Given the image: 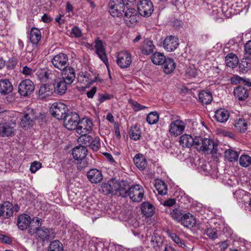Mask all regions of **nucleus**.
<instances>
[{"instance_id": "1", "label": "nucleus", "mask_w": 251, "mask_h": 251, "mask_svg": "<svg viewBox=\"0 0 251 251\" xmlns=\"http://www.w3.org/2000/svg\"><path fill=\"white\" fill-rule=\"evenodd\" d=\"M28 233L30 235L36 233L38 238L43 242L48 241L49 239L53 238L55 235L53 228L42 226V219L39 218H36L35 226L28 229Z\"/></svg>"}, {"instance_id": "2", "label": "nucleus", "mask_w": 251, "mask_h": 251, "mask_svg": "<svg viewBox=\"0 0 251 251\" xmlns=\"http://www.w3.org/2000/svg\"><path fill=\"white\" fill-rule=\"evenodd\" d=\"M217 146L213 141L209 138L201 136H195V148L199 151H202L206 154L217 153Z\"/></svg>"}, {"instance_id": "3", "label": "nucleus", "mask_w": 251, "mask_h": 251, "mask_svg": "<svg viewBox=\"0 0 251 251\" xmlns=\"http://www.w3.org/2000/svg\"><path fill=\"white\" fill-rule=\"evenodd\" d=\"M67 106L62 102H54L50 108V112L52 116L56 119L61 120L64 118L68 113Z\"/></svg>"}, {"instance_id": "4", "label": "nucleus", "mask_w": 251, "mask_h": 251, "mask_svg": "<svg viewBox=\"0 0 251 251\" xmlns=\"http://www.w3.org/2000/svg\"><path fill=\"white\" fill-rule=\"evenodd\" d=\"M15 123L13 122L10 119L8 121L1 120L0 121V136L4 137L13 136L15 134Z\"/></svg>"}, {"instance_id": "5", "label": "nucleus", "mask_w": 251, "mask_h": 251, "mask_svg": "<svg viewBox=\"0 0 251 251\" xmlns=\"http://www.w3.org/2000/svg\"><path fill=\"white\" fill-rule=\"evenodd\" d=\"M114 188L116 189L115 195L118 194L121 197L126 198L129 195L131 186L127 180L115 179Z\"/></svg>"}, {"instance_id": "6", "label": "nucleus", "mask_w": 251, "mask_h": 251, "mask_svg": "<svg viewBox=\"0 0 251 251\" xmlns=\"http://www.w3.org/2000/svg\"><path fill=\"white\" fill-rule=\"evenodd\" d=\"M51 63L54 68L62 71L69 66L68 57L67 54L60 53L55 55L51 60Z\"/></svg>"}, {"instance_id": "7", "label": "nucleus", "mask_w": 251, "mask_h": 251, "mask_svg": "<svg viewBox=\"0 0 251 251\" xmlns=\"http://www.w3.org/2000/svg\"><path fill=\"white\" fill-rule=\"evenodd\" d=\"M64 126L70 130H75L80 121L78 114L76 112L68 113L64 117Z\"/></svg>"}, {"instance_id": "8", "label": "nucleus", "mask_w": 251, "mask_h": 251, "mask_svg": "<svg viewBox=\"0 0 251 251\" xmlns=\"http://www.w3.org/2000/svg\"><path fill=\"white\" fill-rule=\"evenodd\" d=\"M110 12L112 16L120 17L126 8V5L122 2V0H111L109 3Z\"/></svg>"}, {"instance_id": "9", "label": "nucleus", "mask_w": 251, "mask_h": 251, "mask_svg": "<svg viewBox=\"0 0 251 251\" xmlns=\"http://www.w3.org/2000/svg\"><path fill=\"white\" fill-rule=\"evenodd\" d=\"M36 218L33 219L27 214H23L20 215L18 217L17 226L18 228L24 230L28 227V230L29 229L31 226L34 227L35 226V220Z\"/></svg>"}, {"instance_id": "10", "label": "nucleus", "mask_w": 251, "mask_h": 251, "mask_svg": "<svg viewBox=\"0 0 251 251\" xmlns=\"http://www.w3.org/2000/svg\"><path fill=\"white\" fill-rule=\"evenodd\" d=\"M34 85L32 81L26 79L22 81L18 86V92L21 96H30L34 90Z\"/></svg>"}, {"instance_id": "11", "label": "nucleus", "mask_w": 251, "mask_h": 251, "mask_svg": "<svg viewBox=\"0 0 251 251\" xmlns=\"http://www.w3.org/2000/svg\"><path fill=\"white\" fill-rule=\"evenodd\" d=\"M137 9L140 15L148 17L153 11V6L150 0H141L137 5Z\"/></svg>"}, {"instance_id": "12", "label": "nucleus", "mask_w": 251, "mask_h": 251, "mask_svg": "<svg viewBox=\"0 0 251 251\" xmlns=\"http://www.w3.org/2000/svg\"><path fill=\"white\" fill-rule=\"evenodd\" d=\"M185 128V123L180 120L172 121L169 126V133L172 136L175 137L181 134Z\"/></svg>"}, {"instance_id": "13", "label": "nucleus", "mask_w": 251, "mask_h": 251, "mask_svg": "<svg viewBox=\"0 0 251 251\" xmlns=\"http://www.w3.org/2000/svg\"><path fill=\"white\" fill-rule=\"evenodd\" d=\"M93 124L91 120L87 118H82L79 121L75 129L79 134L89 133L92 130Z\"/></svg>"}, {"instance_id": "14", "label": "nucleus", "mask_w": 251, "mask_h": 251, "mask_svg": "<svg viewBox=\"0 0 251 251\" xmlns=\"http://www.w3.org/2000/svg\"><path fill=\"white\" fill-rule=\"evenodd\" d=\"M132 62L131 55L127 51H121L117 56V63L121 68H126L129 67Z\"/></svg>"}, {"instance_id": "15", "label": "nucleus", "mask_w": 251, "mask_h": 251, "mask_svg": "<svg viewBox=\"0 0 251 251\" xmlns=\"http://www.w3.org/2000/svg\"><path fill=\"white\" fill-rule=\"evenodd\" d=\"M126 9L124 12V21L128 26H131L138 21L137 11L135 8L130 7H126Z\"/></svg>"}, {"instance_id": "16", "label": "nucleus", "mask_w": 251, "mask_h": 251, "mask_svg": "<svg viewBox=\"0 0 251 251\" xmlns=\"http://www.w3.org/2000/svg\"><path fill=\"white\" fill-rule=\"evenodd\" d=\"M128 196L133 201L140 202L142 201L144 196L143 187L140 185L131 186L130 190Z\"/></svg>"}, {"instance_id": "17", "label": "nucleus", "mask_w": 251, "mask_h": 251, "mask_svg": "<svg viewBox=\"0 0 251 251\" xmlns=\"http://www.w3.org/2000/svg\"><path fill=\"white\" fill-rule=\"evenodd\" d=\"M115 178H111L107 182H102L99 188V192L105 195H115Z\"/></svg>"}, {"instance_id": "18", "label": "nucleus", "mask_w": 251, "mask_h": 251, "mask_svg": "<svg viewBox=\"0 0 251 251\" xmlns=\"http://www.w3.org/2000/svg\"><path fill=\"white\" fill-rule=\"evenodd\" d=\"M179 45L178 39L174 36L167 37L164 40L163 47L168 51H172L177 48Z\"/></svg>"}, {"instance_id": "19", "label": "nucleus", "mask_w": 251, "mask_h": 251, "mask_svg": "<svg viewBox=\"0 0 251 251\" xmlns=\"http://www.w3.org/2000/svg\"><path fill=\"white\" fill-rule=\"evenodd\" d=\"M61 71L62 75L61 78L66 81L68 84H71L75 78V73L74 69L69 66Z\"/></svg>"}, {"instance_id": "20", "label": "nucleus", "mask_w": 251, "mask_h": 251, "mask_svg": "<svg viewBox=\"0 0 251 251\" xmlns=\"http://www.w3.org/2000/svg\"><path fill=\"white\" fill-rule=\"evenodd\" d=\"M87 152V150L85 146L79 145L73 149L72 154L75 159L82 161L86 157Z\"/></svg>"}, {"instance_id": "21", "label": "nucleus", "mask_w": 251, "mask_h": 251, "mask_svg": "<svg viewBox=\"0 0 251 251\" xmlns=\"http://www.w3.org/2000/svg\"><path fill=\"white\" fill-rule=\"evenodd\" d=\"M89 180L93 183L100 182L103 178L101 172L97 169L90 170L87 174Z\"/></svg>"}, {"instance_id": "22", "label": "nucleus", "mask_w": 251, "mask_h": 251, "mask_svg": "<svg viewBox=\"0 0 251 251\" xmlns=\"http://www.w3.org/2000/svg\"><path fill=\"white\" fill-rule=\"evenodd\" d=\"M69 85L64 79L60 78L53 84L54 92L58 95H62L66 92L68 85Z\"/></svg>"}, {"instance_id": "23", "label": "nucleus", "mask_w": 251, "mask_h": 251, "mask_svg": "<svg viewBox=\"0 0 251 251\" xmlns=\"http://www.w3.org/2000/svg\"><path fill=\"white\" fill-rule=\"evenodd\" d=\"M43 75L45 79H47L49 83L52 84L60 78L59 73L55 69H47Z\"/></svg>"}, {"instance_id": "24", "label": "nucleus", "mask_w": 251, "mask_h": 251, "mask_svg": "<svg viewBox=\"0 0 251 251\" xmlns=\"http://www.w3.org/2000/svg\"><path fill=\"white\" fill-rule=\"evenodd\" d=\"M35 119L36 116L32 111L29 113L25 114L21 122V126L26 128L33 126Z\"/></svg>"}, {"instance_id": "25", "label": "nucleus", "mask_w": 251, "mask_h": 251, "mask_svg": "<svg viewBox=\"0 0 251 251\" xmlns=\"http://www.w3.org/2000/svg\"><path fill=\"white\" fill-rule=\"evenodd\" d=\"M2 217L4 219L9 218L13 215V206L9 201H6L1 204Z\"/></svg>"}, {"instance_id": "26", "label": "nucleus", "mask_w": 251, "mask_h": 251, "mask_svg": "<svg viewBox=\"0 0 251 251\" xmlns=\"http://www.w3.org/2000/svg\"><path fill=\"white\" fill-rule=\"evenodd\" d=\"M179 144L183 147L190 148L192 146L195 147V137L194 138L190 135L183 134L179 138Z\"/></svg>"}, {"instance_id": "27", "label": "nucleus", "mask_w": 251, "mask_h": 251, "mask_svg": "<svg viewBox=\"0 0 251 251\" xmlns=\"http://www.w3.org/2000/svg\"><path fill=\"white\" fill-rule=\"evenodd\" d=\"M234 95L238 100H245L249 97V91L247 88L239 86L234 89Z\"/></svg>"}, {"instance_id": "28", "label": "nucleus", "mask_w": 251, "mask_h": 251, "mask_svg": "<svg viewBox=\"0 0 251 251\" xmlns=\"http://www.w3.org/2000/svg\"><path fill=\"white\" fill-rule=\"evenodd\" d=\"M181 224L185 227H191L195 226L196 220L195 218L190 213L183 215L181 218Z\"/></svg>"}, {"instance_id": "29", "label": "nucleus", "mask_w": 251, "mask_h": 251, "mask_svg": "<svg viewBox=\"0 0 251 251\" xmlns=\"http://www.w3.org/2000/svg\"><path fill=\"white\" fill-rule=\"evenodd\" d=\"M41 39V33L40 30L36 27H32L30 31L29 40L30 42L35 45H37Z\"/></svg>"}, {"instance_id": "30", "label": "nucleus", "mask_w": 251, "mask_h": 251, "mask_svg": "<svg viewBox=\"0 0 251 251\" xmlns=\"http://www.w3.org/2000/svg\"><path fill=\"white\" fill-rule=\"evenodd\" d=\"M13 90V86L8 79L0 80V93L7 95Z\"/></svg>"}, {"instance_id": "31", "label": "nucleus", "mask_w": 251, "mask_h": 251, "mask_svg": "<svg viewBox=\"0 0 251 251\" xmlns=\"http://www.w3.org/2000/svg\"><path fill=\"white\" fill-rule=\"evenodd\" d=\"M229 117V112L225 109H220L216 111L215 118L217 122L225 123Z\"/></svg>"}, {"instance_id": "32", "label": "nucleus", "mask_w": 251, "mask_h": 251, "mask_svg": "<svg viewBox=\"0 0 251 251\" xmlns=\"http://www.w3.org/2000/svg\"><path fill=\"white\" fill-rule=\"evenodd\" d=\"M141 209L142 213L148 218L151 217L154 213V206L149 202H143L142 204Z\"/></svg>"}, {"instance_id": "33", "label": "nucleus", "mask_w": 251, "mask_h": 251, "mask_svg": "<svg viewBox=\"0 0 251 251\" xmlns=\"http://www.w3.org/2000/svg\"><path fill=\"white\" fill-rule=\"evenodd\" d=\"M133 161L136 166L141 170H144L147 165L146 159L140 153H138L134 156Z\"/></svg>"}, {"instance_id": "34", "label": "nucleus", "mask_w": 251, "mask_h": 251, "mask_svg": "<svg viewBox=\"0 0 251 251\" xmlns=\"http://www.w3.org/2000/svg\"><path fill=\"white\" fill-rule=\"evenodd\" d=\"M199 99L202 104L207 105L212 100V95L210 91H202L199 94Z\"/></svg>"}, {"instance_id": "35", "label": "nucleus", "mask_w": 251, "mask_h": 251, "mask_svg": "<svg viewBox=\"0 0 251 251\" xmlns=\"http://www.w3.org/2000/svg\"><path fill=\"white\" fill-rule=\"evenodd\" d=\"M164 71L166 74L172 73L176 67V64L173 59L166 58L163 64Z\"/></svg>"}, {"instance_id": "36", "label": "nucleus", "mask_w": 251, "mask_h": 251, "mask_svg": "<svg viewBox=\"0 0 251 251\" xmlns=\"http://www.w3.org/2000/svg\"><path fill=\"white\" fill-rule=\"evenodd\" d=\"M225 62L226 66L234 68L237 66L239 63V60L237 56L234 53H228L225 58Z\"/></svg>"}, {"instance_id": "37", "label": "nucleus", "mask_w": 251, "mask_h": 251, "mask_svg": "<svg viewBox=\"0 0 251 251\" xmlns=\"http://www.w3.org/2000/svg\"><path fill=\"white\" fill-rule=\"evenodd\" d=\"M166 57L163 53L156 52L153 53L151 57V59L153 64L155 65H162L166 60Z\"/></svg>"}, {"instance_id": "38", "label": "nucleus", "mask_w": 251, "mask_h": 251, "mask_svg": "<svg viewBox=\"0 0 251 251\" xmlns=\"http://www.w3.org/2000/svg\"><path fill=\"white\" fill-rule=\"evenodd\" d=\"M236 130L240 133L245 132L248 129L247 123L244 119H239L234 124Z\"/></svg>"}, {"instance_id": "39", "label": "nucleus", "mask_w": 251, "mask_h": 251, "mask_svg": "<svg viewBox=\"0 0 251 251\" xmlns=\"http://www.w3.org/2000/svg\"><path fill=\"white\" fill-rule=\"evenodd\" d=\"M151 242L152 243L153 248L157 251H161L160 250L162 249L164 245L161 238L159 236H156L155 235L152 236Z\"/></svg>"}, {"instance_id": "40", "label": "nucleus", "mask_w": 251, "mask_h": 251, "mask_svg": "<svg viewBox=\"0 0 251 251\" xmlns=\"http://www.w3.org/2000/svg\"><path fill=\"white\" fill-rule=\"evenodd\" d=\"M225 156L228 161L233 162L237 160L239 154L237 151L229 149L225 151Z\"/></svg>"}, {"instance_id": "41", "label": "nucleus", "mask_w": 251, "mask_h": 251, "mask_svg": "<svg viewBox=\"0 0 251 251\" xmlns=\"http://www.w3.org/2000/svg\"><path fill=\"white\" fill-rule=\"evenodd\" d=\"M141 131L140 128L137 126L131 127L129 130V135L131 139L134 140H137L141 137Z\"/></svg>"}, {"instance_id": "42", "label": "nucleus", "mask_w": 251, "mask_h": 251, "mask_svg": "<svg viewBox=\"0 0 251 251\" xmlns=\"http://www.w3.org/2000/svg\"><path fill=\"white\" fill-rule=\"evenodd\" d=\"M155 187L159 194L164 195L167 194V187L163 181L158 180L155 183Z\"/></svg>"}, {"instance_id": "43", "label": "nucleus", "mask_w": 251, "mask_h": 251, "mask_svg": "<svg viewBox=\"0 0 251 251\" xmlns=\"http://www.w3.org/2000/svg\"><path fill=\"white\" fill-rule=\"evenodd\" d=\"M81 135L77 139L78 143L85 146H89L92 142V137L91 136L87 134H80Z\"/></svg>"}, {"instance_id": "44", "label": "nucleus", "mask_w": 251, "mask_h": 251, "mask_svg": "<svg viewBox=\"0 0 251 251\" xmlns=\"http://www.w3.org/2000/svg\"><path fill=\"white\" fill-rule=\"evenodd\" d=\"M159 116L156 111L150 112L146 118L147 122L150 125L156 124L159 120Z\"/></svg>"}, {"instance_id": "45", "label": "nucleus", "mask_w": 251, "mask_h": 251, "mask_svg": "<svg viewBox=\"0 0 251 251\" xmlns=\"http://www.w3.org/2000/svg\"><path fill=\"white\" fill-rule=\"evenodd\" d=\"M63 245L58 240L51 242L49 247L48 251H63Z\"/></svg>"}, {"instance_id": "46", "label": "nucleus", "mask_w": 251, "mask_h": 251, "mask_svg": "<svg viewBox=\"0 0 251 251\" xmlns=\"http://www.w3.org/2000/svg\"><path fill=\"white\" fill-rule=\"evenodd\" d=\"M170 215L172 218L177 222H180L181 221V218L183 215L181 212V210L179 209L176 208L173 209L170 213Z\"/></svg>"}, {"instance_id": "47", "label": "nucleus", "mask_w": 251, "mask_h": 251, "mask_svg": "<svg viewBox=\"0 0 251 251\" xmlns=\"http://www.w3.org/2000/svg\"><path fill=\"white\" fill-rule=\"evenodd\" d=\"M239 163L243 167H248L251 163V157L248 155H242L239 158Z\"/></svg>"}, {"instance_id": "48", "label": "nucleus", "mask_w": 251, "mask_h": 251, "mask_svg": "<svg viewBox=\"0 0 251 251\" xmlns=\"http://www.w3.org/2000/svg\"><path fill=\"white\" fill-rule=\"evenodd\" d=\"M154 46L151 41H149L147 42V44L144 46L142 53L143 54L149 55L151 54L153 50Z\"/></svg>"}, {"instance_id": "49", "label": "nucleus", "mask_w": 251, "mask_h": 251, "mask_svg": "<svg viewBox=\"0 0 251 251\" xmlns=\"http://www.w3.org/2000/svg\"><path fill=\"white\" fill-rule=\"evenodd\" d=\"M169 236L170 238L179 247L184 248L185 247V244L183 240L180 239L175 233H169Z\"/></svg>"}, {"instance_id": "50", "label": "nucleus", "mask_w": 251, "mask_h": 251, "mask_svg": "<svg viewBox=\"0 0 251 251\" xmlns=\"http://www.w3.org/2000/svg\"><path fill=\"white\" fill-rule=\"evenodd\" d=\"M89 146H90L91 149L95 151H98L100 147V139L98 137L95 138H92V142Z\"/></svg>"}, {"instance_id": "51", "label": "nucleus", "mask_w": 251, "mask_h": 251, "mask_svg": "<svg viewBox=\"0 0 251 251\" xmlns=\"http://www.w3.org/2000/svg\"><path fill=\"white\" fill-rule=\"evenodd\" d=\"M217 231V229L215 228H207L205 230L204 233L209 238L215 239L218 237Z\"/></svg>"}, {"instance_id": "52", "label": "nucleus", "mask_w": 251, "mask_h": 251, "mask_svg": "<svg viewBox=\"0 0 251 251\" xmlns=\"http://www.w3.org/2000/svg\"><path fill=\"white\" fill-rule=\"evenodd\" d=\"M50 88L49 85L46 84H44L40 87L39 90V96H43L42 98L45 97L49 95Z\"/></svg>"}, {"instance_id": "53", "label": "nucleus", "mask_w": 251, "mask_h": 251, "mask_svg": "<svg viewBox=\"0 0 251 251\" xmlns=\"http://www.w3.org/2000/svg\"><path fill=\"white\" fill-rule=\"evenodd\" d=\"M129 103L130 104L132 108L135 111H138L147 108L146 106L142 105L137 101L133 100H130L129 101Z\"/></svg>"}, {"instance_id": "54", "label": "nucleus", "mask_w": 251, "mask_h": 251, "mask_svg": "<svg viewBox=\"0 0 251 251\" xmlns=\"http://www.w3.org/2000/svg\"><path fill=\"white\" fill-rule=\"evenodd\" d=\"M114 96L109 94H98V100L100 103H101L106 100H109L112 99Z\"/></svg>"}, {"instance_id": "55", "label": "nucleus", "mask_w": 251, "mask_h": 251, "mask_svg": "<svg viewBox=\"0 0 251 251\" xmlns=\"http://www.w3.org/2000/svg\"><path fill=\"white\" fill-rule=\"evenodd\" d=\"M9 113V111L5 110L3 107H0V119L8 121V119H11Z\"/></svg>"}, {"instance_id": "56", "label": "nucleus", "mask_w": 251, "mask_h": 251, "mask_svg": "<svg viewBox=\"0 0 251 251\" xmlns=\"http://www.w3.org/2000/svg\"><path fill=\"white\" fill-rule=\"evenodd\" d=\"M99 58L104 62L105 65L108 67V59L104 50L96 51Z\"/></svg>"}, {"instance_id": "57", "label": "nucleus", "mask_w": 251, "mask_h": 251, "mask_svg": "<svg viewBox=\"0 0 251 251\" xmlns=\"http://www.w3.org/2000/svg\"><path fill=\"white\" fill-rule=\"evenodd\" d=\"M240 71L243 73L247 72L249 69V63L246 61H241V62L239 64Z\"/></svg>"}, {"instance_id": "58", "label": "nucleus", "mask_w": 251, "mask_h": 251, "mask_svg": "<svg viewBox=\"0 0 251 251\" xmlns=\"http://www.w3.org/2000/svg\"><path fill=\"white\" fill-rule=\"evenodd\" d=\"M186 75L189 78H194L197 75V70L194 67L188 68L186 71Z\"/></svg>"}, {"instance_id": "59", "label": "nucleus", "mask_w": 251, "mask_h": 251, "mask_svg": "<svg viewBox=\"0 0 251 251\" xmlns=\"http://www.w3.org/2000/svg\"><path fill=\"white\" fill-rule=\"evenodd\" d=\"M41 167V163L40 162L34 161L32 163L30 167V172L34 173Z\"/></svg>"}, {"instance_id": "60", "label": "nucleus", "mask_w": 251, "mask_h": 251, "mask_svg": "<svg viewBox=\"0 0 251 251\" xmlns=\"http://www.w3.org/2000/svg\"><path fill=\"white\" fill-rule=\"evenodd\" d=\"M71 34L75 37L78 38L81 36L82 32L77 26H74L71 30Z\"/></svg>"}, {"instance_id": "61", "label": "nucleus", "mask_w": 251, "mask_h": 251, "mask_svg": "<svg viewBox=\"0 0 251 251\" xmlns=\"http://www.w3.org/2000/svg\"><path fill=\"white\" fill-rule=\"evenodd\" d=\"M21 72L25 75H31L34 72V70L27 66H25L23 68Z\"/></svg>"}, {"instance_id": "62", "label": "nucleus", "mask_w": 251, "mask_h": 251, "mask_svg": "<svg viewBox=\"0 0 251 251\" xmlns=\"http://www.w3.org/2000/svg\"><path fill=\"white\" fill-rule=\"evenodd\" d=\"M245 54L251 55V40L248 41L244 46Z\"/></svg>"}, {"instance_id": "63", "label": "nucleus", "mask_w": 251, "mask_h": 251, "mask_svg": "<svg viewBox=\"0 0 251 251\" xmlns=\"http://www.w3.org/2000/svg\"><path fill=\"white\" fill-rule=\"evenodd\" d=\"M97 91V87H93L90 91H88L86 93V95L88 98H93L94 95L95 94Z\"/></svg>"}, {"instance_id": "64", "label": "nucleus", "mask_w": 251, "mask_h": 251, "mask_svg": "<svg viewBox=\"0 0 251 251\" xmlns=\"http://www.w3.org/2000/svg\"><path fill=\"white\" fill-rule=\"evenodd\" d=\"M231 81L232 83L236 84L237 83H241L244 82V79L239 76H236L235 77L231 78Z\"/></svg>"}]
</instances>
